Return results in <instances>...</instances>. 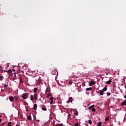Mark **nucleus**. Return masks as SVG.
<instances>
[{
    "label": "nucleus",
    "instance_id": "obj_21",
    "mask_svg": "<svg viewBox=\"0 0 126 126\" xmlns=\"http://www.w3.org/2000/svg\"><path fill=\"white\" fill-rule=\"evenodd\" d=\"M75 116H78V112L76 111L75 113Z\"/></svg>",
    "mask_w": 126,
    "mask_h": 126
},
{
    "label": "nucleus",
    "instance_id": "obj_33",
    "mask_svg": "<svg viewBox=\"0 0 126 126\" xmlns=\"http://www.w3.org/2000/svg\"><path fill=\"white\" fill-rule=\"evenodd\" d=\"M0 123H1V119H0Z\"/></svg>",
    "mask_w": 126,
    "mask_h": 126
},
{
    "label": "nucleus",
    "instance_id": "obj_17",
    "mask_svg": "<svg viewBox=\"0 0 126 126\" xmlns=\"http://www.w3.org/2000/svg\"><path fill=\"white\" fill-rule=\"evenodd\" d=\"M88 122L90 125H91L92 124V121H91V120H89L88 121Z\"/></svg>",
    "mask_w": 126,
    "mask_h": 126
},
{
    "label": "nucleus",
    "instance_id": "obj_29",
    "mask_svg": "<svg viewBox=\"0 0 126 126\" xmlns=\"http://www.w3.org/2000/svg\"><path fill=\"white\" fill-rule=\"evenodd\" d=\"M4 87H5V88L7 87V85H4Z\"/></svg>",
    "mask_w": 126,
    "mask_h": 126
},
{
    "label": "nucleus",
    "instance_id": "obj_31",
    "mask_svg": "<svg viewBox=\"0 0 126 126\" xmlns=\"http://www.w3.org/2000/svg\"><path fill=\"white\" fill-rule=\"evenodd\" d=\"M50 104H53V100H51Z\"/></svg>",
    "mask_w": 126,
    "mask_h": 126
},
{
    "label": "nucleus",
    "instance_id": "obj_30",
    "mask_svg": "<svg viewBox=\"0 0 126 126\" xmlns=\"http://www.w3.org/2000/svg\"><path fill=\"white\" fill-rule=\"evenodd\" d=\"M82 85L83 87H84V86H85V84H83Z\"/></svg>",
    "mask_w": 126,
    "mask_h": 126
},
{
    "label": "nucleus",
    "instance_id": "obj_20",
    "mask_svg": "<svg viewBox=\"0 0 126 126\" xmlns=\"http://www.w3.org/2000/svg\"><path fill=\"white\" fill-rule=\"evenodd\" d=\"M98 126H102V123L99 122V123H98Z\"/></svg>",
    "mask_w": 126,
    "mask_h": 126
},
{
    "label": "nucleus",
    "instance_id": "obj_2",
    "mask_svg": "<svg viewBox=\"0 0 126 126\" xmlns=\"http://www.w3.org/2000/svg\"><path fill=\"white\" fill-rule=\"evenodd\" d=\"M21 97H22V99H24L25 100L28 99V97H29V93H26L23 94Z\"/></svg>",
    "mask_w": 126,
    "mask_h": 126
},
{
    "label": "nucleus",
    "instance_id": "obj_23",
    "mask_svg": "<svg viewBox=\"0 0 126 126\" xmlns=\"http://www.w3.org/2000/svg\"><path fill=\"white\" fill-rule=\"evenodd\" d=\"M107 95L108 96H110V95H111V93H107Z\"/></svg>",
    "mask_w": 126,
    "mask_h": 126
},
{
    "label": "nucleus",
    "instance_id": "obj_1",
    "mask_svg": "<svg viewBox=\"0 0 126 126\" xmlns=\"http://www.w3.org/2000/svg\"><path fill=\"white\" fill-rule=\"evenodd\" d=\"M30 98H31V101L33 102V100H37V99H38V94H34L33 95L31 94Z\"/></svg>",
    "mask_w": 126,
    "mask_h": 126
},
{
    "label": "nucleus",
    "instance_id": "obj_15",
    "mask_svg": "<svg viewBox=\"0 0 126 126\" xmlns=\"http://www.w3.org/2000/svg\"><path fill=\"white\" fill-rule=\"evenodd\" d=\"M91 111H92V112H96V109H95V108H92V109H91Z\"/></svg>",
    "mask_w": 126,
    "mask_h": 126
},
{
    "label": "nucleus",
    "instance_id": "obj_24",
    "mask_svg": "<svg viewBox=\"0 0 126 126\" xmlns=\"http://www.w3.org/2000/svg\"><path fill=\"white\" fill-rule=\"evenodd\" d=\"M69 85H71V84H72V82L69 81Z\"/></svg>",
    "mask_w": 126,
    "mask_h": 126
},
{
    "label": "nucleus",
    "instance_id": "obj_3",
    "mask_svg": "<svg viewBox=\"0 0 126 126\" xmlns=\"http://www.w3.org/2000/svg\"><path fill=\"white\" fill-rule=\"evenodd\" d=\"M94 84H95L94 81H91L89 83V86H93V85H94Z\"/></svg>",
    "mask_w": 126,
    "mask_h": 126
},
{
    "label": "nucleus",
    "instance_id": "obj_4",
    "mask_svg": "<svg viewBox=\"0 0 126 126\" xmlns=\"http://www.w3.org/2000/svg\"><path fill=\"white\" fill-rule=\"evenodd\" d=\"M73 98L72 97H69L68 101H67L68 103H71L72 102Z\"/></svg>",
    "mask_w": 126,
    "mask_h": 126
},
{
    "label": "nucleus",
    "instance_id": "obj_16",
    "mask_svg": "<svg viewBox=\"0 0 126 126\" xmlns=\"http://www.w3.org/2000/svg\"><path fill=\"white\" fill-rule=\"evenodd\" d=\"M32 117L31 116H28V120H29V121H31V120L32 119Z\"/></svg>",
    "mask_w": 126,
    "mask_h": 126
},
{
    "label": "nucleus",
    "instance_id": "obj_5",
    "mask_svg": "<svg viewBox=\"0 0 126 126\" xmlns=\"http://www.w3.org/2000/svg\"><path fill=\"white\" fill-rule=\"evenodd\" d=\"M99 95H100V96H103V95H104V92L100 90L99 91Z\"/></svg>",
    "mask_w": 126,
    "mask_h": 126
},
{
    "label": "nucleus",
    "instance_id": "obj_10",
    "mask_svg": "<svg viewBox=\"0 0 126 126\" xmlns=\"http://www.w3.org/2000/svg\"><path fill=\"white\" fill-rule=\"evenodd\" d=\"M37 90H38V89H37V88H34L33 89L34 93H37Z\"/></svg>",
    "mask_w": 126,
    "mask_h": 126
},
{
    "label": "nucleus",
    "instance_id": "obj_25",
    "mask_svg": "<svg viewBox=\"0 0 126 126\" xmlns=\"http://www.w3.org/2000/svg\"><path fill=\"white\" fill-rule=\"evenodd\" d=\"M53 99H54V97H53L50 98V100H51V101H53Z\"/></svg>",
    "mask_w": 126,
    "mask_h": 126
},
{
    "label": "nucleus",
    "instance_id": "obj_26",
    "mask_svg": "<svg viewBox=\"0 0 126 126\" xmlns=\"http://www.w3.org/2000/svg\"><path fill=\"white\" fill-rule=\"evenodd\" d=\"M49 90V89L47 88L46 89L45 92H48V91Z\"/></svg>",
    "mask_w": 126,
    "mask_h": 126
},
{
    "label": "nucleus",
    "instance_id": "obj_13",
    "mask_svg": "<svg viewBox=\"0 0 126 126\" xmlns=\"http://www.w3.org/2000/svg\"><path fill=\"white\" fill-rule=\"evenodd\" d=\"M9 100L11 102H12V101H13V100H14V98H13V97H10Z\"/></svg>",
    "mask_w": 126,
    "mask_h": 126
},
{
    "label": "nucleus",
    "instance_id": "obj_12",
    "mask_svg": "<svg viewBox=\"0 0 126 126\" xmlns=\"http://www.w3.org/2000/svg\"><path fill=\"white\" fill-rule=\"evenodd\" d=\"M101 91H103V92H105V91H107V87H104Z\"/></svg>",
    "mask_w": 126,
    "mask_h": 126
},
{
    "label": "nucleus",
    "instance_id": "obj_8",
    "mask_svg": "<svg viewBox=\"0 0 126 126\" xmlns=\"http://www.w3.org/2000/svg\"><path fill=\"white\" fill-rule=\"evenodd\" d=\"M94 105H91V106H90L89 107V109H90V110H92V109L94 108Z\"/></svg>",
    "mask_w": 126,
    "mask_h": 126
},
{
    "label": "nucleus",
    "instance_id": "obj_35",
    "mask_svg": "<svg viewBox=\"0 0 126 126\" xmlns=\"http://www.w3.org/2000/svg\"><path fill=\"white\" fill-rule=\"evenodd\" d=\"M37 122H40V120H37Z\"/></svg>",
    "mask_w": 126,
    "mask_h": 126
},
{
    "label": "nucleus",
    "instance_id": "obj_19",
    "mask_svg": "<svg viewBox=\"0 0 126 126\" xmlns=\"http://www.w3.org/2000/svg\"><path fill=\"white\" fill-rule=\"evenodd\" d=\"M2 79H3V76H0V80H2Z\"/></svg>",
    "mask_w": 126,
    "mask_h": 126
},
{
    "label": "nucleus",
    "instance_id": "obj_22",
    "mask_svg": "<svg viewBox=\"0 0 126 126\" xmlns=\"http://www.w3.org/2000/svg\"><path fill=\"white\" fill-rule=\"evenodd\" d=\"M8 126H11V122H8Z\"/></svg>",
    "mask_w": 126,
    "mask_h": 126
},
{
    "label": "nucleus",
    "instance_id": "obj_7",
    "mask_svg": "<svg viewBox=\"0 0 126 126\" xmlns=\"http://www.w3.org/2000/svg\"><path fill=\"white\" fill-rule=\"evenodd\" d=\"M33 110H36L37 109V104H34L33 105Z\"/></svg>",
    "mask_w": 126,
    "mask_h": 126
},
{
    "label": "nucleus",
    "instance_id": "obj_28",
    "mask_svg": "<svg viewBox=\"0 0 126 126\" xmlns=\"http://www.w3.org/2000/svg\"><path fill=\"white\" fill-rule=\"evenodd\" d=\"M11 71H12L11 69H10V70H8V72H10V73H11Z\"/></svg>",
    "mask_w": 126,
    "mask_h": 126
},
{
    "label": "nucleus",
    "instance_id": "obj_9",
    "mask_svg": "<svg viewBox=\"0 0 126 126\" xmlns=\"http://www.w3.org/2000/svg\"><path fill=\"white\" fill-rule=\"evenodd\" d=\"M92 90V88L90 87L86 89V91H91Z\"/></svg>",
    "mask_w": 126,
    "mask_h": 126
},
{
    "label": "nucleus",
    "instance_id": "obj_18",
    "mask_svg": "<svg viewBox=\"0 0 126 126\" xmlns=\"http://www.w3.org/2000/svg\"><path fill=\"white\" fill-rule=\"evenodd\" d=\"M42 110L43 111H46L47 110V108L46 107L42 108Z\"/></svg>",
    "mask_w": 126,
    "mask_h": 126
},
{
    "label": "nucleus",
    "instance_id": "obj_32",
    "mask_svg": "<svg viewBox=\"0 0 126 126\" xmlns=\"http://www.w3.org/2000/svg\"><path fill=\"white\" fill-rule=\"evenodd\" d=\"M124 98L126 99V94L124 96Z\"/></svg>",
    "mask_w": 126,
    "mask_h": 126
},
{
    "label": "nucleus",
    "instance_id": "obj_6",
    "mask_svg": "<svg viewBox=\"0 0 126 126\" xmlns=\"http://www.w3.org/2000/svg\"><path fill=\"white\" fill-rule=\"evenodd\" d=\"M112 83L111 80H109L106 82H105V84H111Z\"/></svg>",
    "mask_w": 126,
    "mask_h": 126
},
{
    "label": "nucleus",
    "instance_id": "obj_11",
    "mask_svg": "<svg viewBox=\"0 0 126 126\" xmlns=\"http://www.w3.org/2000/svg\"><path fill=\"white\" fill-rule=\"evenodd\" d=\"M121 105H125V106H126V99H125V101L121 103Z\"/></svg>",
    "mask_w": 126,
    "mask_h": 126
},
{
    "label": "nucleus",
    "instance_id": "obj_14",
    "mask_svg": "<svg viewBox=\"0 0 126 126\" xmlns=\"http://www.w3.org/2000/svg\"><path fill=\"white\" fill-rule=\"evenodd\" d=\"M110 118L109 117H106V118L105 119V122H108L109 121Z\"/></svg>",
    "mask_w": 126,
    "mask_h": 126
},
{
    "label": "nucleus",
    "instance_id": "obj_37",
    "mask_svg": "<svg viewBox=\"0 0 126 126\" xmlns=\"http://www.w3.org/2000/svg\"><path fill=\"white\" fill-rule=\"evenodd\" d=\"M20 80H21V78H20Z\"/></svg>",
    "mask_w": 126,
    "mask_h": 126
},
{
    "label": "nucleus",
    "instance_id": "obj_27",
    "mask_svg": "<svg viewBox=\"0 0 126 126\" xmlns=\"http://www.w3.org/2000/svg\"><path fill=\"white\" fill-rule=\"evenodd\" d=\"M78 123H76L75 125V126H78Z\"/></svg>",
    "mask_w": 126,
    "mask_h": 126
},
{
    "label": "nucleus",
    "instance_id": "obj_34",
    "mask_svg": "<svg viewBox=\"0 0 126 126\" xmlns=\"http://www.w3.org/2000/svg\"><path fill=\"white\" fill-rule=\"evenodd\" d=\"M13 71H15V69H13L12 70Z\"/></svg>",
    "mask_w": 126,
    "mask_h": 126
},
{
    "label": "nucleus",
    "instance_id": "obj_36",
    "mask_svg": "<svg viewBox=\"0 0 126 126\" xmlns=\"http://www.w3.org/2000/svg\"><path fill=\"white\" fill-rule=\"evenodd\" d=\"M87 94H88V95H89V93H88Z\"/></svg>",
    "mask_w": 126,
    "mask_h": 126
}]
</instances>
